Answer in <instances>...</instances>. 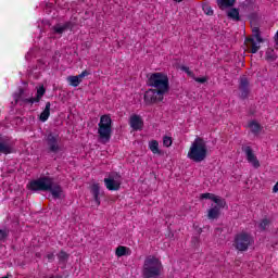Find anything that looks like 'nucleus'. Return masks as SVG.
Segmentation results:
<instances>
[{
	"label": "nucleus",
	"mask_w": 278,
	"mask_h": 278,
	"mask_svg": "<svg viewBox=\"0 0 278 278\" xmlns=\"http://www.w3.org/2000/svg\"><path fill=\"white\" fill-rule=\"evenodd\" d=\"M240 90H241V99H247L249 97V80L247 78H242L240 83Z\"/></svg>",
	"instance_id": "19"
},
{
	"label": "nucleus",
	"mask_w": 278,
	"mask_h": 278,
	"mask_svg": "<svg viewBox=\"0 0 278 278\" xmlns=\"http://www.w3.org/2000/svg\"><path fill=\"white\" fill-rule=\"evenodd\" d=\"M177 3H181V1H184V0H175Z\"/></svg>",
	"instance_id": "35"
},
{
	"label": "nucleus",
	"mask_w": 278,
	"mask_h": 278,
	"mask_svg": "<svg viewBox=\"0 0 278 278\" xmlns=\"http://www.w3.org/2000/svg\"><path fill=\"white\" fill-rule=\"evenodd\" d=\"M162 273V262L155 256H148L143 263V278H157Z\"/></svg>",
	"instance_id": "4"
},
{
	"label": "nucleus",
	"mask_w": 278,
	"mask_h": 278,
	"mask_svg": "<svg viewBox=\"0 0 278 278\" xmlns=\"http://www.w3.org/2000/svg\"><path fill=\"white\" fill-rule=\"evenodd\" d=\"M157 101H164V93H160L157 89H148L144 93L146 103H157Z\"/></svg>",
	"instance_id": "10"
},
{
	"label": "nucleus",
	"mask_w": 278,
	"mask_h": 278,
	"mask_svg": "<svg viewBox=\"0 0 278 278\" xmlns=\"http://www.w3.org/2000/svg\"><path fill=\"white\" fill-rule=\"evenodd\" d=\"M181 71H184L185 73H187V75H189V77H192V76H193L192 71H190V67H188V66H182V67H181Z\"/></svg>",
	"instance_id": "30"
},
{
	"label": "nucleus",
	"mask_w": 278,
	"mask_h": 278,
	"mask_svg": "<svg viewBox=\"0 0 278 278\" xmlns=\"http://www.w3.org/2000/svg\"><path fill=\"white\" fill-rule=\"evenodd\" d=\"M228 18H231V21H240V10L236 8H231L227 12Z\"/></svg>",
	"instance_id": "24"
},
{
	"label": "nucleus",
	"mask_w": 278,
	"mask_h": 278,
	"mask_svg": "<svg viewBox=\"0 0 278 278\" xmlns=\"http://www.w3.org/2000/svg\"><path fill=\"white\" fill-rule=\"evenodd\" d=\"M187 157L191 162L201 163L207 157V143L203 138L197 137L189 148Z\"/></svg>",
	"instance_id": "2"
},
{
	"label": "nucleus",
	"mask_w": 278,
	"mask_h": 278,
	"mask_svg": "<svg viewBox=\"0 0 278 278\" xmlns=\"http://www.w3.org/2000/svg\"><path fill=\"white\" fill-rule=\"evenodd\" d=\"M59 140L60 138L58 136L51 134L48 135L47 144L49 147V150L52 151V153H58L60 151V144L58 143Z\"/></svg>",
	"instance_id": "14"
},
{
	"label": "nucleus",
	"mask_w": 278,
	"mask_h": 278,
	"mask_svg": "<svg viewBox=\"0 0 278 278\" xmlns=\"http://www.w3.org/2000/svg\"><path fill=\"white\" fill-rule=\"evenodd\" d=\"M98 136L102 144H108L112 138V117L102 115L98 124Z\"/></svg>",
	"instance_id": "5"
},
{
	"label": "nucleus",
	"mask_w": 278,
	"mask_h": 278,
	"mask_svg": "<svg viewBox=\"0 0 278 278\" xmlns=\"http://www.w3.org/2000/svg\"><path fill=\"white\" fill-rule=\"evenodd\" d=\"M36 90V98L23 99V97H25V90H23V88H20L16 92L13 93V99L15 103H20L21 105H23V103H40V99L45 97L47 89H45V86L41 85L37 87Z\"/></svg>",
	"instance_id": "7"
},
{
	"label": "nucleus",
	"mask_w": 278,
	"mask_h": 278,
	"mask_svg": "<svg viewBox=\"0 0 278 278\" xmlns=\"http://www.w3.org/2000/svg\"><path fill=\"white\" fill-rule=\"evenodd\" d=\"M5 238H8V231L0 230V240H5Z\"/></svg>",
	"instance_id": "32"
},
{
	"label": "nucleus",
	"mask_w": 278,
	"mask_h": 278,
	"mask_svg": "<svg viewBox=\"0 0 278 278\" xmlns=\"http://www.w3.org/2000/svg\"><path fill=\"white\" fill-rule=\"evenodd\" d=\"M270 226V220L269 219H262L261 223L258 224V229L260 231H266L268 227Z\"/></svg>",
	"instance_id": "26"
},
{
	"label": "nucleus",
	"mask_w": 278,
	"mask_h": 278,
	"mask_svg": "<svg viewBox=\"0 0 278 278\" xmlns=\"http://www.w3.org/2000/svg\"><path fill=\"white\" fill-rule=\"evenodd\" d=\"M148 85L150 88H154L160 93L168 94L170 90V80L168 79V74L164 72H155L148 76Z\"/></svg>",
	"instance_id": "3"
},
{
	"label": "nucleus",
	"mask_w": 278,
	"mask_h": 278,
	"mask_svg": "<svg viewBox=\"0 0 278 278\" xmlns=\"http://www.w3.org/2000/svg\"><path fill=\"white\" fill-rule=\"evenodd\" d=\"M225 205H227V202L224 200V204H212V207L208 210L207 216L211 220H215V218H218L220 216V210L225 208Z\"/></svg>",
	"instance_id": "15"
},
{
	"label": "nucleus",
	"mask_w": 278,
	"mask_h": 278,
	"mask_svg": "<svg viewBox=\"0 0 278 278\" xmlns=\"http://www.w3.org/2000/svg\"><path fill=\"white\" fill-rule=\"evenodd\" d=\"M201 199H208L210 201H213L215 205H223L225 203V199L214 194V193H202Z\"/></svg>",
	"instance_id": "16"
},
{
	"label": "nucleus",
	"mask_w": 278,
	"mask_h": 278,
	"mask_svg": "<svg viewBox=\"0 0 278 278\" xmlns=\"http://www.w3.org/2000/svg\"><path fill=\"white\" fill-rule=\"evenodd\" d=\"M148 147L153 155H162V150H160V142H157V140L149 141Z\"/></svg>",
	"instance_id": "21"
},
{
	"label": "nucleus",
	"mask_w": 278,
	"mask_h": 278,
	"mask_svg": "<svg viewBox=\"0 0 278 278\" xmlns=\"http://www.w3.org/2000/svg\"><path fill=\"white\" fill-rule=\"evenodd\" d=\"M163 146H165L166 148L173 147V138L168 137V136H164L163 137Z\"/></svg>",
	"instance_id": "29"
},
{
	"label": "nucleus",
	"mask_w": 278,
	"mask_h": 278,
	"mask_svg": "<svg viewBox=\"0 0 278 278\" xmlns=\"http://www.w3.org/2000/svg\"><path fill=\"white\" fill-rule=\"evenodd\" d=\"M68 27V24H58L53 27L54 34H64Z\"/></svg>",
	"instance_id": "25"
},
{
	"label": "nucleus",
	"mask_w": 278,
	"mask_h": 278,
	"mask_svg": "<svg viewBox=\"0 0 278 278\" xmlns=\"http://www.w3.org/2000/svg\"><path fill=\"white\" fill-rule=\"evenodd\" d=\"M194 81H198V84H205V81H207V77H195Z\"/></svg>",
	"instance_id": "31"
},
{
	"label": "nucleus",
	"mask_w": 278,
	"mask_h": 278,
	"mask_svg": "<svg viewBox=\"0 0 278 278\" xmlns=\"http://www.w3.org/2000/svg\"><path fill=\"white\" fill-rule=\"evenodd\" d=\"M219 10H227V8H233L236 0H216Z\"/></svg>",
	"instance_id": "22"
},
{
	"label": "nucleus",
	"mask_w": 278,
	"mask_h": 278,
	"mask_svg": "<svg viewBox=\"0 0 278 278\" xmlns=\"http://www.w3.org/2000/svg\"><path fill=\"white\" fill-rule=\"evenodd\" d=\"M88 75H90V72L88 71H83L79 75L76 76H68L66 78V81L73 86V88H77V86H79V84H81V80L84 79V77H88Z\"/></svg>",
	"instance_id": "13"
},
{
	"label": "nucleus",
	"mask_w": 278,
	"mask_h": 278,
	"mask_svg": "<svg viewBox=\"0 0 278 278\" xmlns=\"http://www.w3.org/2000/svg\"><path fill=\"white\" fill-rule=\"evenodd\" d=\"M100 192H101V187L99 186V184L94 182L91 186V193L93 194V199L98 206L101 205V199L99 198Z\"/></svg>",
	"instance_id": "20"
},
{
	"label": "nucleus",
	"mask_w": 278,
	"mask_h": 278,
	"mask_svg": "<svg viewBox=\"0 0 278 278\" xmlns=\"http://www.w3.org/2000/svg\"><path fill=\"white\" fill-rule=\"evenodd\" d=\"M248 127L254 136H260V134H262V125H260L257 121L249 122Z\"/></svg>",
	"instance_id": "17"
},
{
	"label": "nucleus",
	"mask_w": 278,
	"mask_h": 278,
	"mask_svg": "<svg viewBox=\"0 0 278 278\" xmlns=\"http://www.w3.org/2000/svg\"><path fill=\"white\" fill-rule=\"evenodd\" d=\"M49 116H51V102L46 103V108L41 112L39 119L41 121V123H47V121H49Z\"/></svg>",
	"instance_id": "18"
},
{
	"label": "nucleus",
	"mask_w": 278,
	"mask_h": 278,
	"mask_svg": "<svg viewBox=\"0 0 278 278\" xmlns=\"http://www.w3.org/2000/svg\"><path fill=\"white\" fill-rule=\"evenodd\" d=\"M242 151L245 155L248 164L252 165L253 168H260V160H257V155H255L253 148H251V146H244Z\"/></svg>",
	"instance_id": "9"
},
{
	"label": "nucleus",
	"mask_w": 278,
	"mask_h": 278,
	"mask_svg": "<svg viewBox=\"0 0 278 278\" xmlns=\"http://www.w3.org/2000/svg\"><path fill=\"white\" fill-rule=\"evenodd\" d=\"M129 125L134 131H142V127H144V121L142 119V116L132 114L129 117Z\"/></svg>",
	"instance_id": "12"
},
{
	"label": "nucleus",
	"mask_w": 278,
	"mask_h": 278,
	"mask_svg": "<svg viewBox=\"0 0 278 278\" xmlns=\"http://www.w3.org/2000/svg\"><path fill=\"white\" fill-rule=\"evenodd\" d=\"M28 190H33L34 192L38 190H42L45 192H51L53 199H62L64 198V191L62 187L55 182H53L52 178L42 177L37 180H33L27 185Z\"/></svg>",
	"instance_id": "1"
},
{
	"label": "nucleus",
	"mask_w": 278,
	"mask_h": 278,
	"mask_svg": "<svg viewBox=\"0 0 278 278\" xmlns=\"http://www.w3.org/2000/svg\"><path fill=\"white\" fill-rule=\"evenodd\" d=\"M273 192L277 193L278 192V181L275 184V186L273 187Z\"/></svg>",
	"instance_id": "33"
},
{
	"label": "nucleus",
	"mask_w": 278,
	"mask_h": 278,
	"mask_svg": "<svg viewBox=\"0 0 278 278\" xmlns=\"http://www.w3.org/2000/svg\"><path fill=\"white\" fill-rule=\"evenodd\" d=\"M121 184H123V178L117 173H112L104 178V186L111 191L121 190Z\"/></svg>",
	"instance_id": "8"
},
{
	"label": "nucleus",
	"mask_w": 278,
	"mask_h": 278,
	"mask_svg": "<svg viewBox=\"0 0 278 278\" xmlns=\"http://www.w3.org/2000/svg\"><path fill=\"white\" fill-rule=\"evenodd\" d=\"M202 10H203L204 14H206L207 16L214 15V10L208 4H203Z\"/></svg>",
	"instance_id": "27"
},
{
	"label": "nucleus",
	"mask_w": 278,
	"mask_h": 278,
	"mask_svg": "<svg viewBox=\"0 0 278 278\" xmlns=\"http://www.w3.org/2000/svg\"><path fill=\"white\" fill-rule=\"evenodd\" d=\"M58 260H59V262H67L68 261V253H66L64 251H61L58 254Z\"/></svg>",
	"instance_id": "28"
},
{
	"label": "nucleus",
	"mask_w": 278,
	"mask_h": 278,
	"mask_svg": "<svg viewBox=\"0 0 278 278\" xmlns=\"http://www.w3.org/2000/svg\"><path fill=\"white\" fill-rule=\"evenodd\" d=\"M47 257L51 262V260H53V257H55V256L53 255V253H51V254H48Z\"/></svg>",
	"instance_id": "34"
},
{
	"label": "nucleus",
	"mask_w": 278,
	"mask_h": 278,
	"mask_svg": "<svg viewBox=\"0 0 278 278\" xmlns=\"http://www.w3.org/2000/svg\"><path fill=\"white\" fill-rule=\"evenodd\" d=\"M253 34V38L250 39L251 53H257V51H260L261 45L264 42V39H262V36H260V29L254 28Z\"/></svg>",
	"instance_id": "11"
},
{
	"label": "nucleus",
	"mask_w": 278,
	"mask_h": 278,
	"mask_svg": "<svg viewBox=\"0 0 278 278\" xmlns=\"http://www.w3.org/2000/svg\"><path fill=\"white\" fill-rule=\"evenodd\" d=\"M253 244H255V239L251 233L241 231L235 235L232 247H235L236 251L244 253V251H249Z\"/></svg>",
	"instance_id": "6"
},
{
	"label": "nucleus",
	"mask_w": 278,
	"mask_h": 278,
	"mask_svg": "<svg viewBox=\"0 0 278 278\" xmlns=\"http://www.w3.org/2000/svg\"><path fill=\"white\" fill-rule=\"evenodd\" d=\"M115 255L117 257H123L125 255H131V249H129L125 245H118L115 250Z\"/></svg>",
	"instance_id": "23"
}]
</instances>
